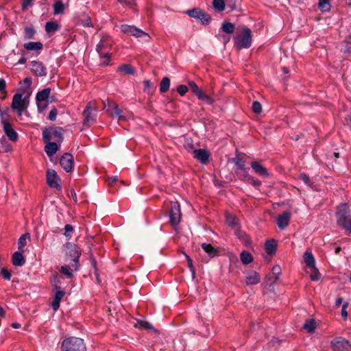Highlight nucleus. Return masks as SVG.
Listing matches in <instances>:
<instances>
[{"instance_id":"obj_1","label":"nucleus","mask_w":351,"mask_h":351,"mask_svg":"<svg viewBox=\"0 0 351 351\" xmlns=\"http://www.w3.org/2000/svg\"><path fill=\"white\" fill-rule=\"evenodd\" d=\"M112 45L113 40L110 36H102L96 47V51L100 57L101 65L108 66L110 64L111 58L110 50Z\"/></svg>"},{"instance_id":"obj_2","label":"nucleus","mask_w":351,"mask_h":351,"mask_svg":"<svg viewBox=\"0 0 351 351\" xmlns=\"http://www.w3.org/2000/svg\"><path fill=\"white\" fill-rule=\"evenodd\" d=\"M337 223L342 229L351 232V216L348 204H341L336 210Z\"/></svg>"},{"instance_id":"obj_3","label":"nucleus","mask_w":351,"mask_h":351,"mask_svg":"<svg viewBox=\"0 0 351 351\" xmlns=\"http://www.w3.org/2000/svg\"><path fill=\"white\" fill-rule=\"evenodd\" d=\"M84 340L77 337H68L61 345V351H86Z\"/></svg>"},{"instance_id":"obj_4","label":"nucleus","mask_w":351,"mask_h":351,"mask_svg":"<svg viewBox=\"0 0 351 351\" xmlns=\"http://www.w3.org/2000/svg\"><path fill=\"white\" fill-rule=\"evenodd\" d=\"M97 103L95 101H89L82 113L84 117L83 125L86 127H90L91 124L96 121L97 117Z\"/></svg>"},{"instance_id":"obj_5","label":"nucleus","mask_w":351,"mask_h":351,"mask_svg":"<svg viewBox=\"0 0 351 351\" xmlns=\"http://www.w3.org/2000/svg\"><path fill=\"white\" fill-rule=\"evenodd\" d=\"M234 43L239 49L249 48L252 45V32L250 28L243 27L240 34L234 37Z\"/></svg>"},{"instance_id":"obj_6","label":"nucleus","mask_w":351,"mask_h":351,"mask_svg":"<svg viewBox=\"0 0 351 351\" xmlns=\"http://www.w3.org/2000/svg\"><path fill=\"white\" fill-rule=\"evenodd\" d=\"M119 29L123 34L127 36H132L137 38H143L145 41H149L151 39V37L147 33L139 28H137L134 25L123 24L119 26Z\"/></svg>"},{"instance_id":"obj_7","label":"nucleus","mask_w":351,"mask_h":351,"mask_svg":"<svg viewBox=\"0 0 351 351\" xmlns=\"http://www.w3.org/2000/svg\"><path fill=\"white\" fill-rule=\"evenodd\" d=\"M168 216L172 226H176L180 223L182 214L180 206L178 202H170L167 205Z\"/></svg>"},{"instance_id":"obj_8","label":"nucleus","mask_w":351,"mask_h":351,"mask_svg":"<svg viewBox=\"0 0 351 351\" xmlns=\"http://www.w3.org/2000/svg\"><path fill=\"white\" fill-rule=\"evenodd\" d=\"M43 138L44 142L54 140L58 143L63 141V130L60 128H45L43 131Z\"/></svg>"},{"instance_id":"obj_9","label":"nucleus","mask_w":351,"mask_h":351,"mask_svg":"<svg viewBox=\"0 0 351 351\" xmlns=\"http://www.w3.org/2000/svg\"><path fill=\"white\" fill-rule=\"evenodd\" d=\"M66 254L70 256L71 260V267L75 269H79V258L81 255V251L78 246L73 243H67L65 245Z\"/></svg>"},{"instance_id":"obj_10","label":"nucleus","mask_w":351,"mask_h":351,"mask_svg":"<svg viewBox=\"0 0 351 351\" xmlns=\"http://www.w3.org/2000/svg\"><path fill=\"white\" fill-rule=\"evenodd\" d=\"M28 104L27 97H23L21 93H16L13 96L11 107L16 111L18 116H21L23 112L27 108Z\"/></svg>"},{"instance_id":"obj_11","label":"nucleus","mask_w":351,"mask_h":351,"mask_svg":"<svg viewBox=\"0 0 351 351\" xmlns=\"http://www.w3.org/2000/svg\"><path fill=\"white\" fill-rule=\"evenodd\" d=\"M189 88L191 89L192 92L197 96V97L202 101H205L206 104L212 105L214 103V99L204 93L202 89H200L197 84L193 81H190L189 82Z\"/></svg>"},{"instance_id":"obj_12","label":"nucleus","mask_w":351,"mask_h":351,"mask_svg":"<svg viewBox=\"0 0 351 351\" xmlns=\"http://www.w3.org/2000/svg\"><path fill=\"white\" fill-rule=\"evenodd\" d=\"M332 351H351V345L346 339L339 337L331 341Z\"/></svg>"},{"instance_id":"obj_13","label":"nucleus","mask_w":351,"mask_h":351,"mask_svg":"<svg viewBox=\"0 0 351 351\" xmlns=\"http://www.w3.org/2000/svg\"><path fill=\"white\" fill-rule=\"evenodd\" d=\"M47 184L51 187L58 190H61L60 178L57 172L53 169H48L46 173Z\"/></svg>"},{"instance_id":"obj_14","label":"nucleus","mask_w":351,"mask_h":351,"mask_svg":"<svg viewBox=\"0 0 351 351\" xmlns=\"http://www.w3.org/2000/svg\"><path fill=\"white\" fill-rule=\"evenodd\" d=\"M186 13L189 16L199 20L203 25H208L210 22V16L199 8L189 10Z\"/></svg>"},{"instance_id":"obj_15","label":"nucleus","mask_w":351,"mask_h":351,"mask_svg":"<svg viewBox=\"0 0 351 351\" xmlns=\"http://www.w3.org/2000/svg\"><path fill=\"white\" fill-rule=\"evenodd\" d=\"M60 164L66 172H71L73 169V158L69 153L64 154L60 159Z\"/></svg>"},{"instance_id":"obj_16","label":"nucleus","mask_w":351,"mask_h":351,"mask_svg":"<svg viewBox=\"0 0 351 351\" xmlns=\"http://www.w3.org/2000/svg\"><path fill=\"white\" fill-rule=\"evenodd\" d=\"M31 70L35 75L43 77L47 75V69L42 62L34 60L30 64Z\"/></svg>"},{"instance_id":"obj_17","label":"nucleus","mask_w":351,"mask_h":351,"mask_svg":"<svg viewBox=\"0 0 351 351\" xmlns=\"http://www.w3.org/2000/svg\"><path fill=\"white\" fill-rule=\"evenodd\" d=\"M193 157L202 164L206 165L208 162L210 154L205 149H197L193 151Z\"/></svg>"},{"instance_id":"obj_18","label":"nucleus","mask_w":351,"mask_h":351,"mask_svg":"<svg viewBox=\"0 0 351 351\" xmlns=\"http://www.w3.org/2000/svg\"><path fill=\"white\" fill-rule=\"evenodd\" d=\"M2 124L3 126V131L8 138L12 141H16L18 140V134L13 129L11 124L5 121H2Z\"/></svg>"},{"instance_id":"obj_19","label":"nucleus","mask_w":351,"mask_h":351,"mask_svg":"<svg viewBox=\"0 0 351 351\" xmlns=\"http://www.w3.org/2000/svg\"><path fill=\"white\" fill-rule=\"evenodd\" d=\"M251 167L252 168L253 171L259 176L263 178H268L270 176L267 169L257 161L252 162Z\"/></svg>"},{"instance_id":"obj_20","label":"nucleus","mask_w":351,"mask_h":351,"mask_svg":"<svg viewBox=\"0 0 351 351\" xmlns=\"http://www.w3.org/2000/svg\"><path fill=\"white\" fill-rule=\"evenodd\" d=\"M45 143H46L45 146V152L49 157L53 156L60 147V143H58L56 142H51L49 141L48 142Z\"/></svg>"},{"instance_id":"obj_21","label":"nucleus","mask_w":351,"mask_h":351,"mask_svg":"<svg viewBox=\"0 0 351 351\" xmlns=\"http://www.w3.org/2000/svg\"><path fill=\"white\" fill-rule=\"evenodd\" d=\"M291 214L289 212H284L277 219V225L281 230L285 229L289 223Z\"/></svg>"},{"instance_id":"obj_22","label":"nucleus","mask_w":351,"mask_h":351,"mask_svg":"<svg viewBox=\"0 0 351 351\" xmlns=\"http://www.w3.org/2000/svg\"><path fill=\"white\" fill-rule=\"evenodd\" d=\"M56 291L55 297L51 303V307L54 311H56L60 307V303L65 295L64 291L61 289H54Z\"/></svg>"},{"instance_id":"obj_23","label":"nucleus","mask_w":351,"mask_h":351,"mask_svg":"<svg viewBox=\"0 0 351 351\" xmlns=\"http://www.w3.org/2000/svg\"><path fill=\"white\" fill-rule=\"evenodd\" d=\"M261 282L259 274L255 271H251L245 276V283L247 285H257Z\"/></svg>"},{"instance_id":"obj_24","label":"nucleus","mask_w":351,"mask_h":351,"mask_svg":"<svg viewBox=\"0 0 351 351\" xmlns=\"http://www.w3.org/2000/svg\"><path fill=\"white\" fill-rule=\"evenodd\" d=\"M202 248L204 250V251L208 254V255L210 258H214L217 256H218L219 251L217 248L214 247L211 244L209 243H202Z\"/></svg>"},{"instance_id":"obj_25","label":"nucleus","mask_w":351,"mask_h":351,"mask_svg":"<svg viewBox=\"0 0 351 351\" xmlns=\"http://www.w3.org/2000/svg\"><path fill=\"white\" fill-rule=\"evenodd\" d=\"M303 258L307 267L311 269H315V261L311 252L308 251L305 252Z\"/></svg>"},{"instance_id":"obj_26","label":"nucleus","mask_w":351,"mask_h":351,"mask_svg":"<svg viewBox=\"0 0 351 351\" xmlns=\"http://www.w3.org/2000/svg\"><path fill=\"white\" fill-rule=\"evenodd\" d=\"M12 263L15 266H22L25 264V261L21 252H16L12 255Z\"/></svg>"},{"instance_id":"obj_27","label":"nucleus","mask_w":351,"mask_h":351,"mask_svg":"<svg viewBox=\"0 0 351 351\" xmlns=\"http://www.w3.org/2000/svg\"><path fill=\"white\" fill-rule=\"evenodd\" d=\"M23 46L27 51H40L43 48L41 42H29L25 43Z\"/></svg>"},{"instance_id":"obj_28","label":"nucleus","mask_w":351,"mask_h":351,"mask_svg":"<svg viewBox=\"0 0 351 351\" xmlns=\"http://www.w3.org/2000/svg\"><path fill=\"white\" fill-rule=\"evenodd\" d=\"M50 93H51V89L49 88H46L42 90L41 91H39L36 94V101L47 102V99L50 95Z\"/></svg>"},{"instance_id":"obj_29","label":"nucleus","mask_w":351,"mask_h":351,"mask_svg":"<svg viewBox=\"0 0 351 351\" xmlns=\"http://www.w3.org/2000/svg\"><path fill=\"white\" fill-rule=\"evenodd\" d=\"M277 248V243L275 240L267 241L265 243V250L267 254L272 255Z\"/></svg>"},{"instance_id":"obj_30","label":"nucleus","mask_w":351,"mask_h":351,"mask_svg":"<svg viewBox=\"0 0 351 351\" xmlns=\"http://www.w3.org/2000/svg\"><path fill=\"white\" fill-rule=\"evenodd\" d=\"M77 270L71 267V262L69 263V265H64L60 268V272L69 278H71L73 277V271Z\"/></svg>"},{"instance_id":"obj_31","label":"nucleus","mask_w":351,"mask_h":351,"mask_svg":"<svg viewBox=\"0 0 351 351\" xmlns=\"http://www.w3.org/2000/svg\"><path fill=\"white\" fill-rule=\"evenodd\" d=\"M117 72L121 74L133 75L134 69L130 64H123L117 68Z\"/></svg>"},{"instance_id":"obj_32","label":"nucleus","mask_w":351,"mask_h":351,"mask_svg":"<svg viewBox=\"0 0 351 351\" xmlns=\"http://www.w3.org/2000/svg\"><path fill=\"white\" fill-rule=\"evenodd\" d=\"M240 258L244 265H247L253 261L252 255L247 251H243L241 253Z\"/></svg>"},{"instance_id":"obj_33","label":"nucleus","mask_w":351,"mask_h":351,"mask_svg":"<svg viewBox=\"0 0 351 351\" xmlns=\"http://www.w3.org/2000/svg\"><path fill=\"white\" fill-rule=\"evenodd\" d=\"M113 117L117 118L119 121L126 120L125 116L123 114V111L119 108L117 104H114L113 112L111 114Z\"/></svg>"},{"instance_id":"obj_34","label":"nucleus","mask_w":351,"mask_h":351,"mask_svg":"<svg viewBox=\"0 0 351 351\" xmlns=\"http://www.w3.org/2000/svg\"><path fill=\"white\" fill-rule=\"evenodd\" d=\"M221 29L226 34H232L235 29V25L234 23L224 21L221 25Z\"/></svg>"},{"instance_id":"obj_35","label":"nucleus","mask_w":351,"mask_h":351,"mask_svg":"<svg viewBox=\"0 0 351 351\" xmlns=\"http://www.w3.org/2000/svg\"><path fill=\"white\" fill-rule=\"evenodd\" d=\"M170 86V80L167 77H165L162 79L160 84V91L162 93H165L168 91Z\"/></svg>"},{"instance_id":"obj_36","label":"nucleus","mask_w":351,"mask_h":351,"mask_svg":"<svg viewBox=\"0 0 351 351\" xmlns=\"http://www.w3.org/2000/svg\"><path fill=\"white\" fill-rule=\"evenodd\" d=\"M59 29L58 24L55 21H49L45 24V31L47 33H54Z\"/></svg>"},{"instance_id":"obj_37","label":"nucleus","mask_w":351,"mask_h":351,"mask_svg":"<svg viewBox=\"0 0 351 351\" xmlns=\"http://www.w3.org/2000/svg\"><path fill=\"white\" fill-rule=\"evenodd\" d=\"M27 239H29V234L28 233L22 234L18 241V248L20 251L23 252V248L27 245Z\"/></svg>"},{"instance_id":"obj_38","label":"nucleus","mask_w":351,"mask_h":351,"mask_svg":"<svg viewBox=\"0 0 351 351\" xmlns=\"http://www.w3.org/2000/svg\"><path fill=\"white\" fill-rule=\"evenodd\" d=\"M316 328V323L314 319H307L304 324L303 328L308 332H312Z\"/></svg>"},{"instance_id":"obj_39","label":"nucleus","mask_w":351,"mask_h":351,"mask_svg":"<svg viewBox=\"0 0 351 351\" xmlns=\"http://www.w3.org/2000/svg\"><path fill=\"white\" fill-rule=\"evenodd\" d=\"M134 326L139 328H145L147 330H151L153 328L152 324L146 321L137 319Z\"/></svg>"},{"instance_id":"obj_40","label":"nucleus","mask_w":351,"mask_h":351,"mask_svg":"<svg viewBox=\"0 0 351 351\" xmlns=\"http://www.w3.org/2000/svg\"><path fill=\"white\" fill-rule=\"evenodd\" d=\"M318 8L322 12L329 11L330 9V4L329 0H319Z\"/></svg>"},{"instance_id":"obj_41","label":"nucleus","mask_w":351,"mask_h":351,"mask_svg":"<svg viewBox=\"0 0 351 351\" xmlns=\"http://www.w3.org/2000/svg\"><path fill=\"white\" fill-rule=\"evenodd\" d=\"M64 5L62 1H57L53 4V14H60L63 13Z\"/></svg>"},{"instance_id":"obj_42","label":"nucleus","mask_w":351,"mask_h":351,"mask_svg":"<svg viewBox=\"0 0 351 351\" xmlns=\"http://www.w3.org/2000/svg\"><path fill=\"white\" fill-rule=\"evenodd\" d=\"M226 223L232 228H236L237 227V219L232 215H226Z\"/></svg>"},{"instance_id":"obj_43","label":"nucleus","mask_w":351,"mask_h":351,"mask_svg":"<svg viewBox=\"0 0 351 351\" xmlns=\"http://www.w3.org/2000/svg\"><path fill=\"white\" fill-rule=\"evenodd\" d=\"M213 5L214 8L219 12H221L225 10V2L223 0H213Z\"/></svg>"},{"instance_id":"obj_44","label":"nucleus","mask_w":351,"mask_h":351,"mask_svg":"<svg viewBox=\"0 0 351 351\" xmlns=\"http://www.w3.org/2000/svg\"><path fill=\"white\" fill-rule=\"evenodd\" d=\"M61 277L58 276V274H54L51 280V282L53 285V289H60L59 285L60 284Z\"/></svg>"},{"instance_id":"obj_45","label":"nucleus","mask_w":351,"mask_h":351,"mask_svg":"<svg viewBox=\"0 0 351 351\" xmlns=\"http://www.w3.org/2000/svg\"><path fill=\"white\" fill-rule=\"evenodd\" d=\"M236 173L237 176L239 178L240 180L247 182L248 178L247 177H250L251 176L249 175L246 171V169L241 170V171H236Z\"/></svg>"},{"instance_id":"obj_46","label":"nucleus","mask_w":351,"mask_h":351,"mask_svg":"<svg viewBox=\"0 0 351 351\" xmlns=\"http://www.w3.org/2000/svg\"><path fill=\"white\" fill-rule=\"evenodd\" d=\"M247 178L248 180L246 182L252 184L253 186L258 188L261 185V182L253 176L247 177Z\"/></svg>"},{"instance_id":"obj_47","label":"nucleus","mask_w":351,"mask_h":351,"mask_svg":"<svg viewBox=\"0 0 351 351\" xmlns=\"http://www.w3.org/2000/svg\"><path fill=\"white\" fill-rule=\"evenodd\" d=\"M35 34V30L32 27H27L25 29V37L27 39H31L33 38Z\"/></svg>"},{"instance_id":"obj_48","label":"nucleus","mask_w":351,"mask_h":351,"mask_svg":"<svg viewBox=\"0 0 351 351\" xmlns=\"http://www.w3.org/2000/svg\"><path fill=\"white\" fill-rule=\"evenodd\" d=\"M186 258L188 262V267L192 274L193 278H194L195 276V270L193 265V261L188 255H186Z\"/></svg>"},{"instance_id":"obj_49","label":"nucleus","mask_w":351,"mask_h":351,"mask_svg":"<svg viewBox=\"0 0 351 351\" xmlns=\"http://www.w3.org/2000/svg\"><path fill=\"white\" fill-rule=\"evenodd\" d=\"M235 165H236V171H241V170H244V169H246L245 168V162L241 159H237L235 162Z\"/></svg>"},{"instance_id":"obj_50","label":"nucleus","mask_w":351,"mask_h":351,"mask_svg":"<svg viewBox=\"0 0 351 351\" xmlns=\"http://www.w3.org/2000/svg\"><path fill=\"white\" fill-rule=\"evenodd\" d=\"M252 110L256 114H259L262 111V106L258 101H254L252 104Z\"/></svg>"},{"instance_id":"obj_51","label":"nucleus","mask_w":351,"mask_h":351,"mask_svg":"<svg viewBox=\"0 0 351 351\" xmlns=\"http://www.w3.org/2000/svg\"><path fill=\"white\" fill-rule=\"evenodd\" d=\"M313 269V271L310 275V278L313 281H317L319 279V276H320L319 272L315 267V269Z\"/></svg>"},{"instance_id":"obj_52","label":"nucleus","mask_w":351,"mask_h":351,"mask_svg":"<svg viewBox=\"0 0 351 351\" xmlns=\"http://www.w3.org/2000/svg\"><path fill=\"white\" fill-rule=\"evenodd\" d=\"M189 90V88L186 85H180L178 88V93L181 95L184 96Z\"/></svg>"},{"instance_id":"obj_53","label":"nucleus","mask_w":351,"mask_h":351,"mask_svg":"<svg viewBox=\"0 0 351 351\" xmlns=\"http://www.w3.org/2000/svg\"><path fill=\"white\" fill-rule=\"evenodd\" d=\"M6 88V82L5 80L0 79V93L4 94L5 95H7V92L5 90ZM5 96L3 97L2 99H4Z\"/></svg>"},{"instance_id":"obj_54","label":"nucleus","mask_w":351,"mask_h":351,"mask_svg":"<svg viewBox=\"0 0 351 351\" xmlns=\"http://www.w3.org/2000/svg\"><path fill=\"white\" fill-rule=\"evenodd\" d=\"M36 104H37V107H38V110L39 112H43L44 111L47 106V102H44V101H36Z\"/></svg>"},{"instance_id":"obj_55","label":"nucleus","mask_w":351,"mask_h":351,"mask_svg":"<svg viewBox=\"0 0 351 351\" xmlns=\"http://www.w3.org/2000/svg\"><path fill=\"white\" fill-rule=\"evenodd\" d=\"M300 179L301 180H302L307 185H311V184L309 176L305 173L300 174Z\"/></svg>"},{"instance_id":"obj_56","label":"nucleus","mask_w":351,"mask_h":351,"mask_svg":"<svg viewBox=\"0 0 351 351\" xmlns=\"http://www.w3.org/2000/svg\"><path fill=\"white\" fill-rule=\"evenodd\" d=\"M0 275L5 280H10L11 278L10 273L5 268L1 270Z\"/></svg>"},{"instance_id":"obj_57","label":"nucleus","mask_w":351,"mask_h":351,"mask_svg":"<svg viewBox=\"0 0 351 351\" xmlns=\"http://www.w3.org/2000/svg\"><path fill=\"white\" fill-rule=\"evenodd\" d=\"M57 114H58V110L56 108H54L51 109V111L49 112L48 119L51 121H55L56 119Z\"/></svg>"},{"instance_id":"obj_58","label":"nucleus","mask_w":351,"mask_h":351,"mask_svg":"<svg viewBox=\"0 0 351 351\" xmlns=\"http://www.w3.org/2000/svg\"><path fill=\"white\" fill-rule=\"evenodd\" d=\"M118 1L123 5L128 6L131 8H132L134 5V0H118Z\"/></svg>"},{"instance_id":"obj_59","label":"nucleus","mask_w":351,"mask_h":351,"mask_svg":"<svg viewBox=\"0 0 351 351\" xmlns=\"http://www.w3.org/2000/svg\"><path fill=\"white\" fill-rule=\"evenodd\" d=\"M64 230H65V232L64 233V234L66 237H71V232L73 230V228L71 225L70 224H66L64 227Z\"/></svg>"},{"instance_id":"obj_60","label":"nucleus","mask_w":351,"mask_h":351,"mask_svg":"<svg viewBox=\"0 0 351 351\" xmlns=\"http://www.w3.org/2000/svg\"><path fill=\"white\" fill-rule=\"evenodd\" d=\"M82 24L84 27H93V25L91 22L90 18L87 16L84 19L82 20Z\"/></svg>"},{"instance_id":"obj_61","label":"nucleus","mask_w":351,"mask_h":351,"mask_svg":"<svg viewBox=\"0 0 351 351\" xmlns=\"http://www.w3.org/2000/svg\"><path fill=\"white\" fill-rule=\"evenodd\" d=\"M33 0H23L22 3V9L26 10L28 7L32 5Z\"/></svg>"},{"instance_id":"obj_62","label":"nucleus","mask_w":351,"mask_h":351,"mask_svg":"<svg viewBox=\"0 0 351 351\" xmlns=\"http://www.w3.org/2000/svg\"><path fill=\"white\" fill-rule=\"evenodd\" d=\"M348 306V303H345L343 304V307H342V309H341V316L344 318V319H346L347 317H348V312L346 311V308Z\"/></svg>"},{"instance_id":"obj_63","label":"nucleus","mask_w":351,"mask_h":351,"mask_svg":"<svg viewBox=\"0 0 351 351\" xmlns=\"http://www.w3.org/2000/svg\"><path fill=\"white\" fill-rule=\"evenodd\" d=\"M280 267L278 265H275L272 268V272L274 274L279 275L280 274Z\"/></svg>"},{"instance_id":"obj_64","label":"nucleus","mask_w":351,"mask_h":351,"mask_svg":"<svg viewBox=\"0 0 351 351\" xmlns=\"http://www.w3.org/2000/svg\"><path fill=\"white\" fill-rule=\"evenodd\" d=\"M342 301H343V300L341 297L337 298L336 299V302H335L336 306L339 307L341 304Z\"/></svg>"}]
</instances>
